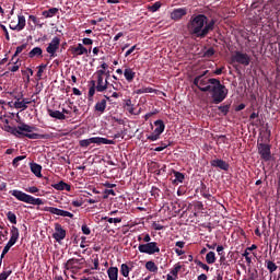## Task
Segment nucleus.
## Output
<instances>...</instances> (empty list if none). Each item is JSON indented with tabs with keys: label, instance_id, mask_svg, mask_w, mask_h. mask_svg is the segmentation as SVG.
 <instances>
[{
	"label": "nucleus",
	"instance_id": "f8f14e48",
	"mask_svg": "<svg viewBox=\"0 0 280 280\" xmlns=\"http://www.w3.org/2000/svg\"><path fill=\"white\" fill-rule=\"evenodd\" d=\"M56 242L61 243L67 237V230L60 223H55V233L52 234Z\"/></svg>",
	"mask_w": 280,
	"mask_h": 280
},
{
	"label": "nucleus",
	"instance_id": "58836bf2",
	"mask_svg": "<svg viewBox=\"0 0 280 280\" xmlns=\"http://www.w3.org/2000/svg\"><path fill=\"white\" fill-rule=\"evenodd\" d=\"M103 220H105L106 222H108L109 224H119L121 222V218H108L105 217L103 218Z\"/></svg>",
	"mask_w": 280,
	"mask_h": 280
},
{
	"label": "nucleus",
	"instance_id": "393cba45",
	"mask_svg": "<svg viewBox=\"0 0 280 280\" xmlns=\"http://www.w3.org/2000/svg\"><path fill=\"white\" fill-rule=\"evenodd\" d=\"M31 167V172H33V174L37 177V178H43V174L40 172H43V166H40V164L37 163H31L30 164Z\"/></svg>",
	"mask_w": 280,
	"mask_h": 280
},
{
	"label": "nucleus",
	"instance_id": "c756f323",
	"mask_svg": "<svg viewBox=\"0 0 280 280\" xmlns=\"http://www.w3.org/2000/svg\"><path fill=\"white\" fill-rule=\"evenodd\" d=\"M145 268H147V270H149V272H159V267L152 260H149L145 264Z\"/></svg>",
	"mask_w": 280,
	"mask_h": 280
},
{
	"label": "nucleus",
	"instance_id": "8fccbe9b",
	"mask_svg": "<svg viewBox=\"0 0 280 280\" xmlns=\"http://www.w3.org/2000/svg\"><path fill=\"white\" fill-rule=\"evenodd\" d=\"M81 231H82L83 235H91V228H89V225H86V224H83L81 226Z\"/></svg>",
	"mask_w": 280,
	"mask_h": 280
},
{
	"label": "nucleus",
	"instance_id": "6e6552de",
	"mask_svg": "<svg viewBox=\"0 0 280 280\" xmlns=\"http://www.w3.org/2000/svg\"><path fill=\"white\" fill-rule=\"evenodd\" d=\"M258 154H260V159L268 163V161L272 160V152L270 151V144L259 143L258 144Z\"/></svg>",
	"mask_w": 280,
	"mask_h": 280
},
{
	"label": "nucleus",
	"instance_id": "e433bc0d",
	"mask_svg": "<svg viewBox=\"0 0 280 280\" xmlns=\"http://www.w3.org/2000/svg\"><path fill=\"white\" fill-rule=\"evenodd\" d=\"M14 108L21 109V110H27V105L23 101H18L14 103Z\"/></svg>",
	"mask_w": 280,
	"mask_h": 280
},
{
	"label": "nucleus",
	"instance_id": "f704fd0d",
	"mask_svg": "<svg viewBox=\"0 0 280 280\" xmlns=\"http://www.w3.org/2000/svg\"><path fill=\"white\" fill-rule=\"evenodd\" d=\"M206 261L207 264H213L215 261V252H209L206 255Z\"/></svg>",
	"mask_w": 280,
	"mask_h": 280
},
{
	"label": "nucleus",
	"instance_id": "a18cd8bd",
	"mask_svg": "<svg viewBox=\"0 0 280 280\" xmlns=\"http://www.w3.org/2000/svg\"><path fill=\"white\" fill-rule=\"evenodd\" d=\"M12 275V269H7L0 273V280H8V277Z\"/></svg>",
	"mask_w": 280,
	"mask_h": 280
},
{
	"label": "nucleus",
	"instance_id": "6ab92c4d",
	"mask_svg": "<svg viewBox=\"0 0 280 280\" xmlns=\"http://www.w3.org/2000/svg\"><path fill=\"white\" fill-rule=\"evenodd\" d=\"M92 143H95L96 145H113L115 143V141L109 140L107 138L93 137Z\"/></svg>",
	"mask_w": 280,
	"mask_h": 280
},
{
	"label": "nucleus",
	"instance_id": "a19ab883",
	"mask_svg": "<svg viewBox=\"0 0 280 280\" xmlns=\"http://www.w3.org/2000/svg\"><path fill=\"white\" fill-rule=\"evenodd\" d=\"M147 139L149 141H159V139H161V135L153 131L151 135L147 136Z\"/></svg>",
	"mask_w": 280,
	"mask_h": 280
},
{
	"label": "nucleus",
	"instance_id": "a211bd4d",
	"mask_svg": "<svg viewBox=\"0 0 280 280\" xmlns=\"http://www.w3.org/2000/svg\"><path fill=\"white\" fill-rule=\"evenodd\" d=\"M19 235H20L19 228L13 225L11 228V237L7 244L11 247L14 246V244H16V242H19Z\"/></svg>",
	"mask_w": 280,
	"mask_h": 280
},
{
	"label": "nucleus",
	"instance_id": "c9c22d12",
	"mask_svg": "<svg viewBox=\"0 0 280 280\" xmlns=\"http://www.w3.org/2000/svg\"><path fill=\"white\" fill-rule=\"evenodd\" d=\"M183 266H180V264L175 265L174 268L171 270V275H173L175 279H178V272H180Z\"/></svg>",
	"mask_w": 280,
	"mask_h": 280
},
{
	"label": "nucleus",
	"instance_id": "0e129e2a",
	"mask_svg": "<svg viewBox=\"0 0 280 280\" xmlns=\"http://www.w3.org/2000/svg\"><path fill=\"white\" fill-rule=\"evenodd\" d=\"M82 43L85 46H90V45H93V39L85 37V38L82 39Z\"/></svg>",
	"mask_w": 280,
	"mask_h": 280
},
{
	"label": "nucleus",
	"instance_id": "5fc2aeb1",
	"mask_svg": "<svg viewBox=\"0 0 280 280\" xmlns=\"http://www.w3.org/2000/svg\"><path fill=\"white\" fill-rule=\"evenodd\" d=\"M93 264L94 267L92 268V270H100V258L97 256H95V258L93 259Z\"/></svg>",
	"mask_w": 280,
	"mask_h": 280
},
{
	"label": "nucleus",
	"instance_id": "ddd939ff",
	"mask_svg": "<svg viewBox=\"0 0 280 280\" xmlns=\"http://www.w3.org/2000/svg\"><path fill=\"white\" fill-rule=\"evenodd\" d=\"M45 211H48V213H52V215H61V218H73V213L55 207H47Z\"/></svg>",
	"mask_w": 280,
	"mask_h": 280
},
{
	"label": "nucleus",
	"instance_id": "4be33fe9",
	"mask_svg": "<svg viewBox=\"0 0 280 280\" xmlns=\"http://www.w3.org/2000/svg\"><path fill=\"white\" fill-rule=\"evenodd\" d=\"M75 264L82 265V260L78 258H70L63 264V270H73L75 268Z\"/></svg>",
	"mask_w": 280,
	"mask_h": 280
},
{
	"label": "nucleus",
	"instance_id": "603ef678",
	"mask_svg": "<svg viewBox=\"0 0 280 280\" xmlns=\"http://www.w3.org/2000/svg\"><path fill=\"white\" fill-rule=\"evenodd\" d=\"M0 27L2 28V32L4 33L5 40H10V33L8 32V27L5 25L0 24Z\"/></svg>",
	"mask_w": 280,
	"mask_h": 280
},
{
	"label": "nucleus",
	"instance_id": "bf43d9fd",
	"mask_svg": "<svg viewBox=\"0 0 280 280\" xmlns=\"http://www.w3.org/2000/svg\"><path fill=\"white\" fill-rule=\"evenodd\" d=\"M135 49H137V45H133L125 52V58H128V56H130V54H132Z\"/></svg>",
	"mask_w": 280,
	"mask_h": 280
},
{
	"label": "nucleus",
	"instance_id": "4468645a",
	"mask_svg": "<svg viewBox=\"0 0 280 280\" xmlns=\"http://www.w3.org/2000/svg\"><path fill=\"white\" fill-rule=\"evenodd\" d=\"M107 102H110V96L104 95L103 100L96 102V104L94 106V110L96 113H101V115L104 114L106 112Z\"/></svg>",
	"mask_w": 280,
	"mask_h": 280
},
{
	"label": "nucleus",
	"instance_id": "864d4df0",
	"mask_svg": "<svg viewBox=\"0 0 280 280\" xmlns=\"http://www.w3.org/2000/svg\"><path fill=\"white\" fill-rule=\"evenodd\" d=\"M248 255H250V253H248V249H246L243 253V257H245L247 264H252L253 262V258H250V256H248Z\"/></svg>",
	"mask_w": 280,
	"mask_h": 280
},
{
	"label": "nucleus",
	"instance_id": "423d86ee",
	"mask_svg": "<svg viewBox=\"0 0 280 280\" xmlns=\"http://www.w3.org/2000/svg\"><path fill=\"white\" fill-rule=\"evenodd\" d=\"M235 63L242 65L243 67H248V65H250V57L246 52L235 50L231 57V65L235 67Z\"/></svg>",
	"mask_w": 280,
	"mask_h": 280
},
{
	"label": "nucleus",
	"instance_id": "338daca9",
	"mask_svg": "<svg viewBox=\"0 0 280 280\" xmlns=\"http://www.w3.org/2000/svg\"><path fill=\"white\" fill-rule=\"evenodd\" d=\"M153 229L155 231H163V229H165V226H163L162 224H159V223H153Z\"/></svg>",
	"mask_w": 280,
	"mask_h": 280
},
{
	"label": "nucleus",
	"instance_id": "7ed1b4c3",
	"mask_svg": "<svg viewBox=\"0 0 280 280\" xmlns=\"http://www.w3.org/2000/svg\"><path fill=\"white\" fill-rule=\"evenodd\" d=\"M208 93H210L214 104H222L224 98L229 95V89H226V86L220 82V79H217L213 81Z\"/></svg>",
	"mask_w": 280,
	"mask_h": 280
},
{
	"label": "nucleus",
	"instance_id": "c85d7f7f",
	"mask_svg": "<svg viewBox=\"0 0 280 280\" xmlns=\"http://www.w3.org/2000/svg\"><path fill=\"white\" fill-rule=\"evenodd\" d=\"M107 275L110 280H117L119 277V269L117 267H110L107 270Z\"/></svg>",
	"mask_w": 280,
	"mask_h": 280
},
{
	"label": "nucleus",
	"instance_id": "774afa93",
	"mask_svg": "<svg viewBox=\"0 0 280 280\" xmlns=\"http://www.w3.org/2000/svg\"><path fill=\"white\" fill-rule=\"evenodd\" d=\"M217 280H224V271H217Z\"/></svg>",
	"mask_w": 280,
	"mask_h": 280
},
{
	"label": "nucleus",
	"instance_id": "69168bd1",
	"mask_svg": "<svg viewBox=\"0 0 280 280\" xmlns=\"http://www.w3.org/2000/svg\"><path fill=\"white\" fill-rule=\"evenodd\" d=\"M96 78H104V75H106V71L105 70H97L95 72Z\"/></svg>",
	"mask_w": 280,
	"mask_h": 280
},
{
	"label": "nucleus",
	"instance_id": "2eb2a0df",
	"mask_svg": "<svg viewBox=\"0 0 280 280\" xmlns=\"http://www.w3.org/2000/svg\"><path fill=\"white\" fill-rule=\"evenodd\" d=\"M212 167H218L219 170H223V172H229V163L222 159H215L210 162Z\"/></svg>",
	"mask_w": 280,
	"mask_h": 280
},
{
	"label": "nucleus",
	"instance_id": "aec40b11",
	"mask_svg": "<svg viewBox=\"0 0 280 280\" xmlns=\"http://www.w3.org/2000/svg\"><path fill=\"white\" fill-rule=\"evenodd\" d=\"M51 187L57 191H71V185L65 183L63 180H60L57 184H52Z\"/></svg>",
	"mask_w": 280,
	"mask_h": 280
},
{
	"label": "nucleus",
	"instance_id": "6e6d98bb",
	"mask_svg": "<svg viewBox=\"0 0 280 280\" xmlns=\"http://www.w3.org/2000/svg\"><path fill=\"white\" fill-rule=\"evenodd\" d=\"M104 197L103 198H108V196H116V194H115V190H113V189H105V191H104Z\"/></svg>",
	"mask_w": 280,
	"mask_h": 280
},
{
	"label": "nucleus",
	"instance_id": "bb28decb",
	"mask_svg": "<svg viewBox=\"0 0 280 280\" xmlns=\"http://www.w3.org/2000/svg\"><path fill=\"white\" fill-rule=\"evenodd\" d=\"M172 174L174 175L175 179L173 180V184L174 185H178V183H184L185 180V174L176 171V170H173L172 171Z\"/></svg>",
	"mask_w": 280,
	"mask_h": 280
},
{
	"label": "nucleus",
	"instance_id": "0eeeda50",
	"mask_svg": "<svg viewBox=\"0 0 280 280\" xmlns=\"http://www.w3.org/2000/svg\"><path fill=\"white\" fill-rule=\"evenodd\" d=\"M139 253H143L144 255H156V253H161V247H159V243L151 242L145 244H140L138 246Z\"/></svg>",
	"mask_w": 280,
	"mask_h": 280
},
{
	"label": "nucleus",
	"instance_id": "4c0bfd02",
	"mask_svg": "<svg viewBox=\"0 0 280 280\" xmlns=\"http://www.w3.org/2000/svg\"><path fill=\"white\" fill-rule=\"evenodd\" d=\"M7 219L9 220V222H11V224H16V214L12 211H9L7 213Z\"/></svg>",
	"mask_w": 280,
	"mask_h": 280
},
{
	"label": "nucleus",
	"instance_id": "7c9ffc66",
	"mask_svg": "<svg viewBox=\"0 0 280 280\" xmlns=\"http://www.w3.org/2000/svg\"><path fill=\"white\" fill-rule=\"evenodd\" d=\"M90 89H89V93H88V97H94L95 96V91H97L96 84H95V80L90 81Z\"/></svg>",
	"mask_w": 280,
	"mask_h": 280
},
{
	"label": "nucleus",
	"instance_id": "680f3d73",
	"mask_svg": "<svg viewBox=\"0 0 280 280\" xmlns=\"http://www.w3.org/2000/svg\"><path fill=\"white\" fill-rule=\"evenodd\" d=\"M142 242H144L145 244H150L152 242V237L150 236V234H144Z\"/></svg>",
	"mask_w": 280,
	"mask_h": 280
},
{
	"label": "nucleus",
	"instance_id": "79ce46f5",
	"mask_svg": "<svg viewBox=\"0 0 280 280\" xmlns=\"http://www.w3.org/2000/svg\"><path fill=\"white\" fill-rule=\"evenodd\" d=\"M213 56H215V49H213V47L203 52V58H213Z\"/></svg>",
	"mask_w": 280,
	"mask_h": 280
},
{
	"label": "nucleus",
	"instance_id": "f3484780",
	"mask_svg": "<svg viewBox=\"0 0 280 280\" xmlns=\"http://www.w3.org/2000/svg\"><path fill=\"white\" fill-rule=\"evenodd\" d=\"M183 16H187V9L185 8L174 9L171 13L172 21H180Z\"/></svg>",
	"mask_w": 280,
	"mask_h": 280
},
{
	"label": "nucleus",
	"instance_id": "1a4fd4ad",
	"mask_svg": "<svg viewBox=\"0 0 280 280\" xmlns=\"http://www.w3.org/2000/svg\"><path fill=\"white\" fill-rule=\"evenodd\" d=\"M25 25H27L25 15H18V22L12 20L9 24V27L13 32H23V30H25Z\"/></svg>",
	"mask_w": 280,
	"mask_h": 280
},
{
	"label": "nucleus",
	"instance_id": "de8ad7c7",
	"mask_svg": "<svg viewBox=\"0 0 280 280\" xmlns=\"http://www.w3.org/2000/svg\"><path fill=\"white\" fill-rule=\"evenodd\" d=\"M150 12H159L161 10V2H155L149 7Z\"/></svg>",
	"mask_w": 280,
	"mask_h": 280
},
{
	"label": "nucleus",
	"instance_id": "39448f33",
	"mask_svg": "<svg viewBox=\"0 0 280 280\" xmlns=\"http://www.w3.org/2000/svg\"><path fill=\"white\" fill-rule=\"evenodd\" d=\"M207 73H209V70L203 71L201 74L197 75L192 81V84L195 86H197V89H199V91H201V93H208V91L213 85V81L217 80L213 78L209 79L207 77Z\"/></svg>",
	"mask_w": 280,
	"mask_h": 280
},
{
	"label": "nucleus",
	"instance_id": "e2e57ef3",
	"mask_svg": "<svg viewBox=\"0 0 280 280\" xmlns=\"http://www.w3.org/2000/svg\"><path fill=\"white\" fill-rule=\"evenodd\" d=\"M72 205L74 206V207H82L83 205H84V201H82V199H77V200H73L72 201Z\"/></svg>",
	"mask_w": 280,
	"mask_h": 280
},
{
	"label": "nucleus",
	"instance_id": "052dcab7",
	"mask_svg": "<svg viewBox=\"0 0 280 280\" xmlns=\"http://www.w3.org/2000/svg\"><path fill=\"white\" fill-rule=\"evenodd\" d=\"M8 8V10L5 11L7 13H8V19H11V16H13L14 15V7L12 8V7H7Z\"/></svg>",
	"mask_w": 280,
	"mask_h": 280
},
{
	"label": "nucleus",
	"instance_id": "f257e3e1",
	"mask_svg": "<svg viewBox=\"0 0 280 280\" xmlns=\"http://www.w3.org/2000/svg\"><path fill=\"white\" fill-rule=\"evenodd\" d=\"M188 34L191 38H207L213 30H215V20L209 18L206 14H192L186 25Z\"/></svg>",
	"mask_w": 280,
	"mask_h": 280
},
{
	"label": "nucleus",
	"instance_id": "20e7f679",
	"mask_svg": "<svg viewBox=\"0 0 280 280\" xmlns=\"http://www.w3.org/2000/svg\"><path fill=\"white\" fill-rule=\"evenodd\" d=\"M9 194L20 202H25L26 205H34L37 207H40V205H45V201H43V199L35 198L32 195L23 192L19 189L10 190Z\"/></svg>",
	"mask_w": 280,
	"mask_h": 280
},
{
	"label": "nucleus",
	"instance_id": "5701e85b",
	"mask_svg": "<svg viewBox=\"0 0 280 280\" xmlns=\"http://www.w3.org/2000/svg\"><path fill=\"white\" fill-rule=\"evenodd\" d=\"M47 113L49 117H52V119H59V121H63L65 119H67V115H65L60 110L48 109Z\"/></svg>",
	"mask_w": 280,
	"mask_h": 280
},
{
	"label": "nucleus",
	"instance_id": "a878e982",
	"mask_svg": "<svg viewBox=\"0 0 280 280\" xmlns=\"http://www.w3.org/2000/svg\"><path fill=\"white\" fill-rule=\"evenodd\" d=\"M154 126H155L154 131L158 135H163V132H165V122H163L162 119L155 120L154 121Z\"/></svg>",
	"mask_w": 280,
	"mask_h": 280
},
{
	"label": "nucleus",
	"instance_id": "9b49d317",
	"mask_svg": "<svg viewBox=\"0 0 280 280\" xmlns=\"http://www.w3.org/2000/svg\"><path fill=\"white\" fill-rule=\"evenodd\" d=\"M70 51L73 58H78L79 56L91 54V47L88 49L83 44H78L77 46L70 47Z\"/></svg>",
	"mask_w": 280,
	"mask_h": 280
},
{
	"label": "nucleus",
	"instance_id": "13d9d810",
	"mask_svg": "<svg viewBox=\"0 0 280 280\" xmlns=\"http://www.w3.org/2000/svg\"><path fill=\"white\" fill-rule=\"evenodd\" d=\"M112 86H113L114 91H119L122 85H121V82L114 81L112 83Z\"/></svg>",
	"mask_w": 280,
	"mask_h": 280
},
{
	"label": "nucleus",
	"instance_id": "cd10ccee",
	"mask_svg": "<svg viewBox=\"0 0 280 280\" xmlns=\"http://www.w3.org/2000/svg\"><path fill=\"white\" fill-rule=\"evenodd\" d=\"M28 58H43V48H40V47H34V48L28 52Z\"/></svg>",
	"mask_w": 280,
	"mask_h": 280
},
{
	"label": "nucleus",
	"instance_id": "b1692460",
	"mask_svg": "<svg viewBox=\"0 0 280 280\" xmlns=\"http://www.w3.org/2000/svg\"><path fill=\"white\" fill-rule=\"evenodd\" d=\"M124 77L127 80V82H133L135 78L137 77V72H135V70H132V68L127 67L124 70Z\"/></svg>",
	"mask_w": 280,
	"mask_h": 280
},
{
	"label": "nucleus",
	"instance_id": "c03bdc74",
	"mask_svg": "<svg viewBox=\"0 0 280 280\" xmlns=\"http://www.w3.org/2000/svg\"><path fill=\"white\" fill-rule=\"evenodd\" d=\"M45 69H47V65L42 63L38 66V71H37V78H43V73L45 72Z\"/></svg>",
	"mask_w": 280,
	"mask_h": 280
},
{
	"label": "nucleus",
	"instance_id": "2f4dec72",
	"mask_svg": "<svg viewBox=\"0 0 280 280\" xmlns=\"http://www.w3.org/2000/svg\"><path fill=\"white\" fill-rule=\"evenodd\" d=\"M27 45L28 44L25 43V44H22L21 46H18L11 60L13 61L16 58V56H19V54H22L23 51H25V49H27Z\"/></svg>",
	"mask_w": 280,
	"mask_h": 280
},
{
	"label": "nucleus",
	"instance_id": "09e8293b",
	"mask_svg": "<svg viewBox=\"0 0 280 280\" xmlns=\"http://www.w3.org/2000/svg\"><path fill=\"white\" fill-rule=\"evenodd\" d=\"M196 266H199V268H202V270H206L209 272V266L201 260H195Z\"/></svg>",
	"mask_w": 280,
	"mask_h": 280
},
{
	"label": "nucleus",
	"instance_id": "ea45409f",
	"mask_svg": "<svg viewBox=\"0 0 280 280\" xmlns=\"http://www.w3.org/2000/svg\"><path fill=\"white\" fill-rule=\"evenodd\" d=\"M91 143H93L92 138L79 141L80 148H89V145H91Z\"/></svg>",
	"mask_w": 280,
	"mask_h": 280
},
{
	"label": "nucleus",
	"instance_id": "3c124183",
	"mask_svg": "<svg viewBox=\"0 0 280 280\" xmlns=\"http://www.w3.org/2000/svg\"><path fill=\"white\" fill-rule=\"evenodd\" d=\"M25 191H27L28 194H38V191L40 190L38 189V187L32 186V187L25 188Z\"/></svg>",
	"mask_w": 280,
	"mask_h": 280
},
{
	"label": "nucleus",
	"instance_id": "473e14b6",
	"mask_svg": "<svg viewBox=\"0 0 280 280\" xmlns=\"http://www.w3.org/2000/svg\"><path fill=\"white\" fill-rule=\"evenodd\" d=\"M265 264L267 266V270H269L270 273L276 272L278 268L277 264H275L272 260H266Z\"/></svg>",
	"mask_w": 280,
	"mask_h": 280
},
{
	"label": "nucleus",
	"instance_id": "49530a36",
	"mask_svg": "<svg viewBox=\"0 0 280 280\" xmlns=\"http://www.w3.org/2000/svg\"><path fill=\"white\" fill-rule=\"evenodd\" d=\"M231 109V105H221L219 106V110L223 114V115H229V110Z\"/></svg>",
	"mask_w": 280,
	"mask_h": 280
},
{
	"label": "nucleus",
	"instance_id": "4d7b16f0",
	"mask_svg": "<svg viewBox=\"0 0 280 280\" xmlns=\"http://www.w3.org/2000/svg\"><path fill=\"white\" fill-rule=\"evenodd\" d=\"M258 278H259V273L257 272V270H255L249 273L248 280H257Z\"/></svg>",
	"mask_w": 280,
	"mask_h": 280
},
{
	"label": "nucleus",
	"instance_id": "72a5a7b5",
	"mask_svg": "<svg viewBox=\"0 0 280 280\" xmlns=\"http://www.w3.org/2000/svg\"><path fill=\"white\" fill-rule=\"evenodd\" d=\"M120 275H122V277H128L130 275V267H128L126 264H122L120 266Z\"/></svg>",
	"mask_w": 280,
	"mask_h": 280
},
{
	"label": "nucleus",
	"instance_id": "412c9836",
	"mask_svg": "<svg viewBox=\"0 0 280 280\" xmlns=\"http://www.w3.org/2000/svg\"><path fill=\"white\" fill-rule=\"evenodd\" d=\"M60 9L58 8H50L48 10H45L42 12V16H44V19H54V16H57V14H59Z\"/></svg>",
	"mask_w": 280,
	"mask_h": 280
},
{
	"label": "nucleus",
	"instance_id": "37998d69",
	"mask_svg": "<svg viewBox=\"0 0 280 280\" xmlns=\"http://www.w3.org/2000/svg\"><path fill=\"white\" fill-rule=\"evenodd\" d=\"M26 156L25 155H19L13 159L12 165L13 167H19V161H25Z\"/></svg>",
	"mask_w": 280,
	"mask_h": 280
},
{
	"label": "nucleus",
	"instance_id": "dca6fc26",
	"mask_svg": "<svg viewBox=\"0 0 280 280\" xmlns=\"http://www.w3.org/2000/svg\"><path fill=\"white\" fill-rule=\"evenodd\" d=\"M95 84L97 93H104L108 89V80L104 81V77H96Z\"/></svg>",
	"mask_w": 280,
	"mask_h": 280
},
{
	"label": "nucleus",
	"instance_id": "f03ea898",
	"mask_svg": "<svg viewBox=\"0 0 280 280\" xmlns=\"http://www.w3.org/2000/svg\"><path fill=\"white\" fill-rule=\"evenodd\" d=\"M4 130L5 132H10V135L19 138L26 137V139H49V135L34 133L38 132V128L36 126H30L25 122H22L18 127L5 125Z\"/></svg>",
	"mask_w": 280,
	"mask_h": 280
},
{
	"label": "nucleus",
	"instance_id": "9d476101",
	"mask_svg": "<svg viewBox=\"0 0 280 280\" xmlns=\"http://www.w3.org/2000/svg\"><path fill=\"white\" fill-rule=\"evenodd\" d=\"M60 49V37L55 36L51 42L48 44L46 51L49 54L50 58H56L58 56L56 51Z\"/></svg>",
	"mask_w": 280,
	"mask_h": 280
}]
</instances>
